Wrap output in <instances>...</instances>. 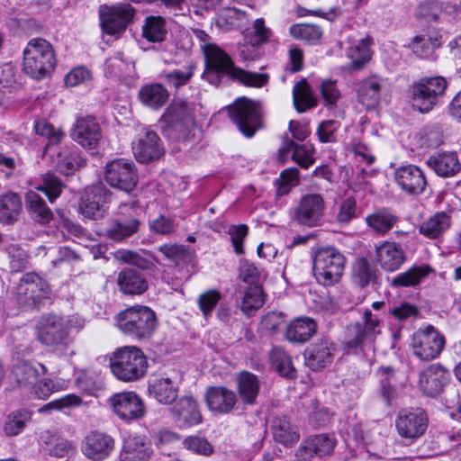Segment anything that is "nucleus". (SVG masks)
<instances>
[{
	"instance_id": "f257e3e1",
	"label": "nucleus",
	"mask_w": 461,
	"mask_h": 461,
	"mask_svg": "<svg viewBox=\"0 0 461 461\" xmlns=\"http://www.w3.org/2000/svg\"><path fill=\"white\" fill-rule=\"evenodd\" d=\"M203 52L206 67L202 77L212 85H219L222 75L251 87H262L268 81L267 74L248 72L235 67L230 57L215 44H205L203 46Z\"/></svg>"
},
{
	"instance_id": "f03ea898",
	"label": "nucleus",
	"mask_w": 461,
	"mask_h": 461,
	"mask_svg": "<svg viewBox=\"0 0 461 461\" xmlns=\"http://www.w3.org/2000/svg\"><path fill=\"white\" fill-rule=\"evenodd\" d=\"M148 359L143 351L135 346H124L115 349L110 357V369L122 382H135L145 376Z\"/></svg>"
},
{
	"instance_id": "7ed1b4c3",
	"label": "nucleus",
	"mask_w": 461,
	"mask_h": 461,
	"mask_svg": "<svg viewBox=\"0 0 461 461\" xmlns=\"http://www.w3.org/2000/svg\"><path fill=\"white\" fill-rule=\"evenodd\" d=\"M23 70L30 77L41 79L50 75L57 64L52 45L42 38L29 41L23 50Z\"/></svg>"
},
{
	"instance_id": "20e7f679",
	"label": "nucleus",
	"mask_w": 461,
	"mask_h": 461,
	"mask_svg": "<svg viewBox=\"0 0 461 461\" xmlns=\"http://www.w3.org/2000/svg\"><path fill=\"white\" fill-rule=\"evenodd\" d=\"M47 372L48 368L44 365L23 360L14 364L12 370L19 386L28 389L40 399H45L60 389V386L51 379L40 380Z\"/></svg>"
},
{
	"instance_id": "39448f33",
	"label": "nucleus",
	"mask_w": 461,
	"mask_h": 461,
	"mask_svg": "<svg viewBox=\"0 0 461 461\" xmlns=\"http://www.w3.org/2000/svg\"><path fill=\"white\" fill-rule=\"evenodd\" d=\"M116 321L122 333L138 339L150 338L157 327L155 312L142 305H135L121 312Z\"/></svg>"
},
{
	"instance_id": "423d86ee",
	"label": "nucleus",
	"mask_w": 461,
	"mask_h": 461,
	"mask_svg": "<svg viewBox=\"0 0 461 461\" xmlns=\"http://www.w3.org/2000/svg\"><path fill=\"white\" fill-rule=\"evenodd\" d=\"M346 258L334 247L318 249L313 257V275L318 283L329 286L338 283L343 275Z\"/></svg>"
},
{
	"instance_id": "0eeeda50",
	"label": "nucleus",
	"mask_w": 461,
	"mask_h": 461,
	"mask_svg": "<svg viewBox=\"0 0 461 461\" xmlns=\"http://www.w3.org/2000/svg\"><path fill=\"white\" fill-rule=\"evenodd\" d=\"M70 321L62 316L47 314L41 317L37 324V338L46 346L55 348H68L71 343Z\"/></svg>"
},
{
	"instance_id": "6e6552de",
	"label": "nucleus",
	"mask_w": 461,
	"mask_h": 461,
	"mask_svg": "<svg viewBox=\"0 0 461 461\" xmlns=\"http://www.w3.org/2000/svg\"><path fill=\"white\" fill-rule=\"evenodd\" d=\"M380 319L371 310L366 309L362 321L356 322L347 328L344 346L347 349H362L364 346L372 344L380 334Z\"/></svg>"
},
{
	"instance_id": "1a4fd4ad",
	"label": "nucleus",
	"mask_w": 461,
	"mask_h": 461,
	"mask_svg": "<svg viewBox=\"0 0 461 461\" xmlns=\"http://www.w3.org/2000/svg\"><path fill=\"white\" fill-rule=\"evenodd\" d=\"M229 113L246 137H252L262 126L259 103L247 97L239 98L230 105Z\"/></svg>"
},
{
	"instance_id": "9d476101",
	"label": "nucleus",
	"mask_w": 461,
	"mask_h": 461,
	"mask_svg": "<svg viewBox=\"0 0 461 461\" xmlns=\"http://www.w3.org/2000/svg\"><path fill=\"white\" fill-rule=\"evenodd\" d=\"M447 82L442 77L420 79L411 86V101L413 108L420 113H428L443 95Z\"/></svg>"
},
{
	"instance_id": "9b49d317",
	"label": "nucleus",
	"mask_w": 461,
	"mask_h": 461,
	"mask_svg": "<svg viewBox=\"0 0 461 461\" xmlns=\"http://www.w3.org/2000/svg\"><path fill=\"white\" fill-rule=\"evenodd\" d=\"M326 210L323 196L317 193H309L301 196L294 209V220L306 227L321 226Z\"/></svg>"
},
{
	"instance_id": "f8f14e48",
	"label": "nucleus",
	"mask_w": 461,
	"mask_h": 461,
	"mask_svg": "<svg viewBox=\"0 0 461 461\" xmlns=\"http://www.w3.org/2000/svg\"><path fill=\"white\" fill-rule=\"evenodd\" d=\"M112 194L101 184L88 186L80 198L78 212L86 219L98 220L104 217L106 204L111 202Z\"/></svg>"
},
{
	"instance_id": "ddd939ff",
	"label": "nucleus",
	"mask_w": 461,
	"mask_h": 461,
	"mask_svg": "<svg viewBox=\"0 0 461 461\" xmlns=\"http://www.w3.org/2000/svg\"><path fill=\"white\" fill-rule=\"evenodd\" d=\"M411 346L417 357L429 361L439 356L445 346V339L433 326L429 325L413 334Z\"/></svg>"
},
{
	"instance_id": "4468645a",
	"label": "nucleus",
	"mask_w": 461,
	"mask_h": 461,
	"mask_svg": "<svg viewBox=\"0 0 461 461\" xmlns=\"http://www.w3.org/2000/svg\"><path fill=\"white\" fill-rule=\"evenodd\" d=\"M134 14L135 10L129 4L100 6L99 15L103 31L110 35L124 32L132 21Z\"/></svg>"
},
{
	"instance_id": "2eb2a0df",
	"label": "nucleus",
	"mask_w": 461,
	"mask_h": 461,
	"mask_svg": "<svg viewBox=\"0 0 461 461\" xmlns=\"http://www.w3.org/2000/svg\"><path fill=\"white\" fill-rule=\"evenodd\" d=\"M104 179L111 186L126 193L132 191L137 184L133 164L122 158L107 163Z\"/></svg>"
},
{
	"instance_id": "dca6fc26",
	"label": "nucleus",
	"mask_w": 461,
	"mask_h": 461,
	"mask_svg": "<svg viewBox=\"0 0 461 461\" xmlns=\"http://www.w3.org/2000/svg\"><path fill=\"white\" fill-rule=\"evenodd\" d=\"M109 402L115 414L122 420L140 419L146 412L142 399L135 392L114 393L110 397Z\"/></svg>"
},
{
	"instance_id": "f3484780",
	"label": "nucleus",
	"mask_w": 461,
	"mask_h": 461,
	"mask_svg": "<svg viewBox=\"0 0 461 461\" xmlns=\"http://www.w3.org/2000/svg\"><path fill=\"white\" fill-rule=\"evenodd\" d=\"M49 286L47 282L35 273L24 275L17 287V299L24 306L32 307L47 298Z\"/></svg>"
},
{
	"instance_id": "a211bd4d",
	"label": "nucleus",
	"mask_w": 461,
	"mask_h": 461,
	"mask_svg": "<svg viewBox=\"0 0 461 461\" xmlns=\"http://www.w3.org/2000/svg\"><path fill=\"white\" fill-rule=\"evenodd\" d=\"M132 151L139 162L149 163L158 159L164 154V148L155 131L143 128L132 142Z\"/></svg>"
},
{
	"instance_id": "6ab92c4d",
	"label": "nucleus",
	"mask_w": 461,
	"mask_h": 461,
	"mask_svg": "<svg viewBox=\"0 0 461 461\" xmlns=\"http://www.w3.org/2000/svg\"><path fill=\"white\" fill-rule=\"evenodd\" d=\"M428 420V415L422 409L402 411L395 421L397 432L402 438L416 439L425 433Z\"/></svg>"
},
{
	"instance_id": "aec40b11",
	"label": "nucleus",
	"mask_w": 461,
	"mask_h": 461,
	"mask_svg": "<svg viewBox=\"0 0 461 461\" xmlns=\"http://www.w3.org/2000/svg\"><path fill=\"white\" fill-rule=\"evenodd\" d=\"M374 259L384 271L394 272L406 261V255L400 244L384 240L375 245Z\"/></svg>"
},
{
	"instance_id": "412c9836",
	"label": "nucleus",
	"mask_w": 461,
	"mask_h": 461,
	"mask_svg": "<svg viewBox=\"0 0 461 461\" xmlns=\"http://www.w3.org/2000/svg\"><path fill=\"white\" fill-rule=\"evenodd\" d=\"M335 352L336 346L330 339H320L305 349V363L314 371L321 370L332 363Z\"/></svg>"
},
{
	"instance_id": "4be33fe9",
	"label": "nucleus",
	"mask_w": 461,
	"mask_h": 461,
	"mask_svg": "<svg viewBox=\"0 0 461 461\" xmlns=\"http://www.w3.org/2000/svg\"><path fill=\"white\" fill-rule=\"evenodd\" d=\"M114 448V439L99 431H92L86 435L82 442V453L94 461H102L107 458Z\"/></svg>"
},
{
	"instance_id": "5701e85b",
	"label": "nucleus",
	"mask_w": 461,
	"mask_h": 461,
	"mask_svg": "<svg viewBox=\"0 0 461 461\" xmlns=\"http://www.w3.org/2000/svg\"><path fill=\"white\" fill-rule=\"evenodd\" d=\"M448 373L442 366L432 364L420 374L419 388L427 396L439 395L448 380Z\"/></svg>"
},
{
	"instance_id": "b1692460",
	"label": "nucleus",
	"mask_w": 461,
	"mask_h": 461,
	"mask_svg": "<svg viewBox=\"0 0 461 461\" xmlns=\"http://www.w3.org/2000/svg\"><path fill=\"white\" fill-rule=\"evenodd\" d=\"M336 445L337 439L328 434L310 437L303 440L296 451V456L306 461L310 460L314 456H322L330 455Z\"/></svg>"
},
{
	"instance_id": "393cba45",
	"label": "nucleus",
	"mask_w": 461,
	"mask_h": 461,
	"mask_svg": "<svg viewBox=\"0 0 461 461\" xmlns=\"http://www.w3.org/2000/svg\"><path fill=\"white\" fill-rule=\"evenodd\" d=\"M180 382L178 375L152 379L149 383V394L160 404H172L178 396Z\"/></svg>"
},
{
	"instance_id": "a878e982",
	"label": "nucleus",
	"mask_w": 461,
	"mask_h": 461,
	"mask_svg": "<svg viewBox=\"0 0 461 461\" xmlns=\"http://www.w3.org/2000/svg\"><path fill=\"white\" fill-rule=\"evenodd\" d=\"M394 179L399 187L411 194H421L427 185L422 170L414 165L402 166L394 172Z\"/></svg>"
},
{
	"instance_id": "bb28decb",
	"label": "nucleus",
	"mask_w": 461,
	"mask_h": 461,
	"mask_svg": "<svg viewBox=\"0 0 461 461\" xmlns=\"http://www.w3.org/2000/svg\"><path fill=\"white\" fill-rule=\"evenodd\" d=\"M72 137L82 147L95 149L102 138L100 125L92 116L78 118L74 126Z\"/></svg>"
},
{
	"instance_id": "cd10ccee",
	"label": "nucleus",
	"mask_w": 461,
	"mask_h": 461,
	"mask_svg": "<svg viewBox=\"0 0 461 461\" xmlns=\"http://www.w3.org/2000/svg\"><path fill=\"white\" fill-rule=\"evenodd\" d=\"M175 422L180 428H190L202 422L197 402L191 396L181 397L171 408Z\"/></svg>"
},
{
	"instance_id": "c85d7f7f",
	"label": "nucleus",
	"mask_w": 461,
	"mask_h": 461,
	"mask_svg": "<svg viewBox=\"0 0 461 461\" xmlns=\"http://www.w3.org/2000/svg\"><path fill=\"white\" fill-rule=\"evenodd\" d=\"M153 453L145 435H130L123 442L120 461H149Z\"/></svg>"
},
{
	"instance_id": "c756f323",
	"label": "nucleus",
	"mask_w": 461,
	"mask_h": 461,
	"mask_svg": "<svg viewBox=\"0 0 461 461\" xmlns=\"http://www.w3.org/2000/svg\"><path fill=\"white\" fill-rule=\"evenodd\" d=\"M205 401L210 411L226 414L234 409L237 403V395L227 387L212 386L205 393Z\"/></svg>"
},
{
	"instance_id": "7c9ffc66",
	"label": "nucleus",
	"mask_w": 461,
	"mask_h": 461,
	"mask_svg": "<svg viewBox=\"0 0 461 461\" xmlns=\"http://www.w3.org/2000/svg\"><path fill=\"white\" fill-rule=\"evenodd\" d=\"M384 84V78L378 76H371L359 81L357 88L359 103L366 109L375 108L381 100Z\"/></svg>"
},
{
	"instance_id": "2f4dec72",
	"label": "nucleus",
	"mask_w": 461,
	"mask_h": 461,
	"mask_svg": "<svg viewBox=\"0 0 461 461\" xmlns=\"http://www.w3.org/2000/svg\"><path fill=\"white\" fill-rule=\"evenodd\" d=\"M116 282L119 291L128 295L142 294L149 287L145 276L130 267H125L118 273Z\"/></svg>"
},
{
	"instance_id": "473e14b6",
	"label": "nucleus",
	"mask_w": 461,
	"mask_h": 461,
	"mask_svg": "<svg viewBox=\"0 0 461 461\" xmlns=\"http://www.w3.org/2000/svg\"><path fill=\"white\" fill-rule=\"evenodd\" d=\"M141 223L135 213L119 215L106 230L107 237L116 242H122L136 234Z\"/></svg>"
},
{
	"instance_id": "72a5a7b5",
	"label": "nucleus",
	"mask_w": 461,
	"mask_h": 461,
	"mask_svg": "<svg viewBox=\"0 0 461 461\" xmlns=\"http://www.w3.org/2000/svg\"><path fill=\"white\" fill-rule=\"evenodd\" d=\"M317 332V323L310 317L303 316L294 319L285 330V338L292 343L303 344Z\"/></svg>"
},
{
	"instance_id": "f704fd0d",
	"label": "nucleus",
	"mask_w": 461,
	"mask_h": 461,
	"mask_svg": "<svg viewBox=\"0 0 461 461\" xmlns=\"http://www.w3.org/2000/svg\"><path fill=\"white\" fill-rule=\"evenodd\" d=\"M237 390L242 402L252 405L259 393L260 382L256 375L241 371L237 375Z\"/></svg>"
},
{
	"instance_id": "c9c22d12",
	"label": "nucleus",
	"mask_w": 461,
	"mask_h": 461,
	"mask_svg": "<svg viewBox=\"0 0 461 461\" xmlns=\"http://www.w3.org/2000/svg\"><path fill=\"white\" fill-rule=\"evenodd\" d=\"M138 97L145 106L158 110L167 103L169 93L163 85L154 83L143 86L139 90Z\"/></svg>"
},
{
	"instance_id": "e433bc0d",
	"label": "nucleus",
	"mask_w": 461,
	"mask_h": 461,
	"mask_svg": "<svg viewBox=\"0 0 461 461\" xmlns=\"http://www.w3.org/2000/svg\"><path fill=\"white\" fill-rule=\"evenodd\" d=\"M272 434L274 439L285 447L293 446L300 438L297 428L286 417H279L273 420Z\"/></svg>"
},
{
	"instance_id": "4c0bfd02",
	"label": "nucleus",
	"mask_w": 461,
	"mask_h": 461,
	"mask_svg": "<svg viewBox=\"0 0 461 461\" xmlns=\"http://www.w3.org/2000/svg\"><path fill=\"white\" fill-rule=\"evenodd\" d=\"M427 164L438 176L443 177L453 176L461 168L456 154L452 152L439 153L436 156H431L428 159Z\"/></svg>"
},
{
	"instance_id": "58836bf2",
	"label": "nucleus",
	"mask_w": 461,
	"mask_h": 461,
	"mask_svg": "<svg viewBox=\"0 0 461 461\" xmlns=\"http://www.w3.org/2000/svg\"><path fill=\"white\" fill-rule=\"evenodd\" d=\"M451 225V217L445 212H438L419 226V231L429 239L441 236Z\"/></svg>"
},
{
	"instance_id": "ea45409f",
	"label": "nucleus",
	"mask_w": 461,
	"mask_h": 461,
	"mask_svg": "<svg viewBox=\"0 0 461 461\" xmlns=\"http://www.w3.org/2000/svg\"><path fill=\"white\" fill-rule=\"evenodd\" d=\"M114 258L122 263L135 266L143 270L153 269L158 263V258L148 252H136L127 249H119L114 253Z\"/></svg>"
},
{
	"instance_id": "a19ab883",
	"label": "nucleus",
	"mask_w": 461,
	"mask_h": 461,
	"mask_svg": "<svg viewBox=\"0 0 461 461\" xmlns=\"http://www.w3.org/2000/svg\"><path fill=\"white\" fill-rule=\"evenodd\" d=\"M195 69L196 64L193 60H187L181 68L163 71L161 77L168 86L178 89L190 82L194 75Z\"/></svg>"
},
{
	"instance_id": "79ce46f5",
	"label": "nucleus",
	"mask_w": 461,
	"mask_h": 461,
	"mask_svg": "<svg viewBox=\"0 0 461 461\" xmlns=\"http://www.w3.org/2000/svg\"><path fill=\"white\" fill-rule=\"evenodd\" d=\"M432 268L429 266H414L405 272L393 276L390 282L393 287H410L418 285L429 274Z\"/></svg>"
},
{
	"instance_id": "37998d69",
	"label": "nucleus",
	"mask_w": 461,
	"mask_h": 461,
	"mask_svg": "<svg viewBox=\"0 0 461 461\" xmlns=\"http://www.w3.org/2000/svg\"><path fill=\"white\" fill-rule=\"evenodd\" d=\"M293 152V159L302 167L308 168L313 164L311 150L305 145H298L294 141L288 140L279 149V158L282 162L285 161V156Z\"/></svg>"
},
{
	"instance_id": "c03bdc74",
	"label": "nucleus",
	"mask_w": 461,
	"mask_h": 461,
	"mask_svg": "<svg viewBox=\"0 0 461 461\" xmlns=\"http://www.w3.org/2000/svg\"><path fill=\"white\" fill-rule=\"evenodd\" d=\"M398 221L391 212L383 209L368 214L366 217V225L376 234L384 236L389 232Z\"/></svg>"
},
{
	"instance_id": "a18cd8bd",
	"label": "nucleus",
	"mask_w": 461,
	"mask_h": 461,
	"mask_svg": "<svg viewBox=\"0 0 461 461\" xmlns=\"http://www.w3.org/2000/svg\"><path fill=\"white\" fill-rule=\"evenodd\" d=\"M165 116L168 123L176 130H181V128L188 129L193 125L190 108L183 102L170 104L167 109Z\"/></svg>"
},
{
	"instance_id": "49530a36",
	"label": "nucleus",
	"mask_w": 461,
	"mask_h": 461,
	"mask_svg": "<svg viewBox=\"0 0 461 461\" xmlns=\"http://www.w3.org/2000/svg\"><path fill=\"white\" fill-rule=\"evenodd\" d=\"M26 206L29 212L38 221L48 223L52 219V212L46 205L42 197L35 191H29L25 195Z\"/></svg>"
},
{
	"instance_id": "de8ad7c7",
	"label": "nucleus",
	"mask_w": 461,
	"mask_h": 461,
	"mask_svg": "<svg viewBox=\"0 0 461 461\" xmlns=\"http://www.w3.org/2000/svg\"><path fill=\"white\" fill-rule=\"evenodd\" d=\"M351 277L355 284L365 287L376 280V269L366 258H357L352 266Z\"/></svg>"
},
{
	"instance_id": "09e8293b",
	"label": "nucleus",
	"mask_w": 461,
	"mask_h": 461,
	"mask_svg": "<svg viewBox=\"0 0 461 461\" xmlns=\"http://www.w3.org/2000/svg\"><path fill=\"white\" fill-rule=\"evenodd\" d=\"M293 100L294 107L299 113H304L317 104V100L312 95L311 87L304 78L294 85Z\"/></svg>"
},
{
	"instance_id": "8fccbe9b",
	"label": "nucleus",
	"mask_w": 461,
	"mask_h": 461,
	"mask_svg": "<svg viewBox=\"0 0 461 461\" xmlns=\"http://www.w3.org/2000/svg\"><path fill=\"white\" fill-rule=\"evenodd\" d=\"M32 419L30 411L21 409L11 412L5 419L3 430L7 437H15L23 432Z\"/></svg>"
},
{
	"instance_id": "3c124183",
	"label": "nucleus",
	"mask_w": 461,
	"mask_h": 461,
	"mask_svg": "<svg viewBox=\"0 0 461 461\" xmlns=\"http://www.w3.org/2000/svg\"><path fill=\"white\" fill-rule=\"evenodd\" d=\"M22 209V202L18 194L8 193L0 196V221L10 223L14 221Z\"/></svg>"
},
{
	"instance_id": "603ef678",
	"label": "nucleus",
	"mask_w": 461,
	"mask_h": 461,
	"mask_svg": "<svg viewBox=\"0 0 461 461\" xmlns=\"http://www.w3.org/2000/svg\"><path fill=\"white\" fill-rule=\"evenodd\" d=\"M134 65V59L125 50H119L105 61V75L107 77H121L122 72Z\"/></svg>"
},
{
	"instance_id": "864d4df0",
	"label": "nucleus",
	"mask_w": 461,
	"mask_h": 461,
	"mask_svg": "<svg viewBox=\"0 0 461 461\" xmlns=\"http://www.w3.org/2000/svg\"><path fill=\"white\" fill-rule=\"evenodd\" d=\"M269 360L278 374L287 378L295 376V369L293 366L291 357L281 347H274L269 352Z\"/></svg>"
},
{
	"instance_id": "5fc2aeb1",
	"label": "nucleus",
	"mask_w": 461,
	"mask_h": 461,
	"mask_svg": "<svg viewBox=\"0 0 461 461\" xmlns=\"http://www.w3.org/2000/svg\"><path fill=\"white\" fill-rule=\"evenodd\" d=\"M167 34L166 21L160 16H149L142 26V36L152 42L163 41Z\"/></svg>"
},
{
	"instance_id": "6e6d98bb",
	"label": "nucleus",
	"mask_w": 461,
	"mask_h": 461,
	"mask_svg": "<svg viewBox=\"0 0 461 461\" xmlns=\"http://www.w3.org/2000/svg\"><path fill=\"white\" fill-rule=\"evenodd\" d=\"M371 39L365 38L348 50V57L351 59V67L360 69L371 59Z\"/></svg>"
},
{
	"instance_id": "4d7b16f0",
	"label": "nucleus",
	"mask_w": 461,
	"mask_h": 461,
	"mask_svg": "<svg viewBox=\"0 0 461 461\" xmlns=\"http://www.w3.org/2000/svg\"><path fill=\"white\" fill-rule=\"evenodd\" d=\"M160 251L171 262L179 264L191 263L194 259L195 254L184 245L163 244L158 248Z\"/></svg>"
},
{
	"instance_id": "13d9d810",
	"label": "nucleus",
	"mask_w": 461,
	"mask_h": 461,
	"mask_svg": "<svg viewBox=\"0 0 461 461\" xmlns=\"http://www.w3.org/2000/svg\"><path fill=\"white\" fill-rule=\"evenodd\" d=\"M377 374L380 377V394L386 405H390L397 395L395 387L392 384L394 370L390 366H381L377 370Z\"/></svg>"
},
{
	"instance_id": "bf43d9fd",
	"label": "nucleus",
	"mask_w": 461,
	"mask_h": 461,
	"mask_svg": "<svg viewBox=\"0 0 461 461\" xmlns=\"http://www.w3.org/2000/svg\"><path fill=\"white\" fill-rule=\"evenodd\" d=\"M85 165V160L77 151L64 150L59 154L58 169L68 176Z\"/></svg>"
},
{
	"instance_id": "052dcab7",
	"label": "nucleus",
	"mask_w": 461,
	"mask_h": 461,
	"mask_svg": "<svg viewBox=\"0 0 461 461\" xmlns=\"http://www.w3.org/2000/svg\"><path fill=\"white\" fill-rule=\"evenodd\" d=\"M289 32L294 39L309 43L317 42L322 36V31L319 26L307 23L294 24L290 27Z\"/></svg>"
},
{
	"instance_id": "680f3d73",
	"label": "nucleus",
	"mask_w": 461,
	"mask_h": 461,
	"mask_svg": "<svg viewBox=\"0 0 461 461\" xmlns=\"http://www.w3.org/2000/svg\"><path fill=\"white\" fill-rule=\"evenodd\" d=\"M42 184L36 186L35 189L43 192L49 201L53 203L61 194L64 185L52 173H46L41 176Z\"/></svg>"
},
{
	"instance_id": "e2e57ef3",
	"label": "nucleus",
	"mask_w": 461,
	"mask_h": 461,
	"mask_svg": "<svg viewBox=\"0 0 461 461\" xmlns=\"http://www.w3.org/2000/svg\"><path fill=\"white\" fill-rule=\"evenodd\" d=\"M359 208L357 201L353 197L345 198L339 204L336 221L342 226L348 225L354 219L359 215Z\"/></svg>"
},
{
	"instance_id": "0e129e2a",
	"label": "nucleus",
	"mask_w": 461,
	"mask_h": 461,
	"mask_svg": "<svg viewBox=\"0 0 461 461\" xmlns=\"http://www.w3.org/2000/svg\"><path fill=\"white\" fill-rule=\"evenodd\" d=\"M440 43L438 39L431 37L416 36L411 43V50L418 57L422 59L430 58L435 50L439 47Z\"/></svg>"
},
{
	"instance_id": "69168bd1",
	"label": "nucleus",
	"mask_w": 461,
	"mask_h": 461,
	"mask_svg": "<svg viewBox=\"0 0 461 461\" xmlns=\"http://www.w3.org/2000/svg\"><path fill=\"white\" fill-rule=\"evenodd\" d=\"M182 444L186 450L196 455L208 456L213 453V447L203 437L188 436L183 440Z\"/></svg>"
},
{
	"instance_id": "338daca9",
	"label": "nucleus",
	"mask_w": 461,
	"mask_h": 461,
	"mask_svg": "<svg viewBox=\"0 0 461 461\" xmlns=\"http://www.w3.org/2000/svg\"><path fill=\"white\" fill-rule=\"evenodd\" d=\"M264 304L263 290L260 285L249 286L245 292L241 308L246 313L258 310Z\"/></svg>"
},
{
	"instance_id": "774afa93",
	"label": "nucleus",
	"mask_w": 461,
	"mask_h": 461,
	"mask_svg": "<svg viewBox=\"0 0 461 461\" xmlns=\"http://www.w3.org/2000/svg\"><path fill=\"white\" fill-rule=\"evenodd\" d=\"M240 277L243 282L254 285H259V283L267 277L264 270H259L253 263L243 261L240 267Z\"/></svg>"
}]
</instances>
